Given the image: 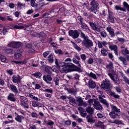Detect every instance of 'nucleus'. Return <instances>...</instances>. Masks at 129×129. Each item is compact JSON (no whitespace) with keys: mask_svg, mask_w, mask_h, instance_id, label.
<instances>
[{"mask_svg":"<svg viewBox=\"0 0 129 129\" xmlns=\"http://www.w3.org/2000/svg\"><path fill=\"white\" fill-rule=\"evenodd\" d=\"M110 85H111V83H110V81L108 80V79H105L104 80L102 81V83L101 85V86L104 90L106 91H109L110 95L111 96H113L114 98H116L117 99H119V95L116 94L115 92H112V91L109 90L110 88Z\"/></svg>","mask_w":129,"mask_h":129,"instance_id":"f257e3e1","label":"nucleus"},{"mask_svg":"<svg viewBox=\"0 0 129 129\" xmlns=\"http://www.w3.org/2000/svg\"><path fill=\"white\" fill-rule=\"evenodd\" d=\"M81 36L84 39L82 41V46L85 47L86 49H89V48L93 47V42H92V40L88 39V36H85V34L82 32H81Z\"/></svg>","mask_w":129,"mask_h":129,"instance_id":"f03ea898","label":"nucleus"},{"mask_svg":"<svg viewBox=\"0 0 129 129\" xmlns=\"http://www.w3.org/2000/svg\"><path fill=\"white\" fill-rule=\"evenodd\" d=\"M97 91L98 93V98L99 99V101L103 103V104H104L105 105L107 106V107H108V105H109V104L107 101H106V100L105 98V95H104V94H103V92L101 91L100 89H99V87H97Z\"/></svg>","mask_w":129,"mask_h":129,"instance_id":"7ed1b4c3","label":"nucleus"},{"mask_svg":"<svg viewBox=\"0 0 129 129\" xmlns=\"http://www.w3.org/2000/svg\"><path fill=\"white\" fill-rule=\"evenodd\" d=\"M90 5L91 6V8L89 9L90 12L96 14V12H98V10H99V4L95 0H92L90 1Z\"/></svg>","mask_w":129,"mask_h":129,"instance_id":"20e7f679","label":"nucleus"},{"mask_svg":"<svg viewBox=\"0 0 129 129\" xmlns=\"http://www.w3.org/2000/svg\"><path fill=\"white\" fill-rule=\"evenodd\" d=\"M112 71H113L112 73H108V75L111 78V80L114 82L115 85H119V84H120V80H119L118 77L115 74V73L113 72V70H112Z\"/></svg>","mask_w":129,"mask_h":129,"instance_id":"39448f33","label":"nucleus"},{"mask_svg":"<svg viewBox=\"0 0 129 129\" xmlns=\"http://www.w3.org/2000/svg\"><path fill=\"white\" fill-rule=\"evenodd\" d=\"M108 18H107L108 21L111 23V24H115L116 18L114 16H113V12L108 10Z\"/></svg>","mask_w":129,"mask_h":129,"instance_id":"423d86ee","label":"nucleus"},{"mask_svg":"<svg viewBox=\"0 0 129 129\" xmlns=\"http://www.w3.org/2000/svg\"><path fill=\"white\" fill-rule=\"evenodd\" d=\"M20 101V105L24 107V108L28 109L30 107V106H29V104H28V98L25 97H22Z\"/></svg>","mask_w":129,"mask_h":129,"instance_id":"0eeeda50","label":"nucleus"},{"mask_svg":"<svg viewBox=\"0 0 129 129\" xmlns=\"http://www.w3.org/2000/svg\"><path fill=\"white\" fill-rule=\"evenodd\" d=\"M8 33V28L6 27L3 26V25L0 24V39L5 38V36Z\"/></svg>","mask_w":129,"mask_h":129,"instance_id":"6e6552de","label":"nucleus"},{"mask_svg":"<svg viewBox=\"0 0 129 129\" xmlns=\"http://www.w3.org/2000/svg\"><path fill=\"white\" fill-rule=\"evenodd\" d=\"M67 66L69 72H73V71H75L76 68H77V66L71 62L67 63Z\"/></svg>","mask_w":129,"mask_h":129,"instance_id":"1a4fd4ad","label":"nucleus"},{"mask_svg":"<svg viewBox=\"0 0 129 129\" xmlns=\"http://www.w3.org/2000/svg\"><path fill=\"white\" fill-rule=\"evenodd\" d=\"M69 34L73 39H77L79 37V33L77 30H70L69 31Z\"/></svg>","mask_w":129,"mask_h":129,"instance_id":"9d476101","label":"nucleus"},{"mask_svg":"<svg viewBox=\"0 0 129 129\" xmlns=\"http://www.w3.org/2000/svg\"><path fill=\"white\" fill-rule=\"evenodd\" d=\"M22 79L23 78L19 75H14L12 77V81L13 83L19 84V83H21V80H22Z\"/></svg>","mask_w":129,"mask_h":129,"instance_id":"9b49d317","label":"nucleus"},{"mask_svg":"<svg viewBox=\"0 0 129 129\" xmlns=\"http://www.w3.org/2000/svg\"><path fill=\"white\" fill-rule=\"evenodd\" d=\"M43 80L45 82H46V83H47V84L51 85L52 83L51 81L53 80V78L51 77L50 75H47L46 76L44 75L43 76Z\"/></svg>","mask_w":129,"mask_h":129,"instance_id":"f8f14e48","label":"nucleus"},{"mask_svg":"<svg viewBox=\"0 0 129 129\" xmlns=\"http://www.w3.org/2000/svg\"><path fill=\"white\" fill-rule=\"evenodd\" d=\"M126 58L123 57L122 56H119L118 59L119 61L122 62L123 65H127V61H129V55H126Z\"/></svg>","mask_w":129,"mask_h":129,"instance_id":"ddd939ff","label":"nucleus"},{"mask_svg":"<svg viewBox=\"0 0 129 129\" xmlns=\"http://www.w3.org/2000/svg\"><path fill=\"white\" fill-rule=\"evenodd\" d=\"M88 86L89 88H91V89H94V88L97 89V87H98V86L96 85V84H95V82L93 81L92 80H90L88 81Z\"/></svg>","mask_w":129,"mask_h":129,"instance_id":"4468645a","label":"nucleus"},{"mask_svg":"<svg viewBox=\"0 0 129 129\" xmlns=\"http://www.w3.org/2000/svg\"><path fill=\"white\" fill-rule=\"evenodd\" d=\"M109 48L111 51H114L115 55L118 56V52H117V46L112 44V43H109Z\"/></svg>","mask_w":129,"mask_h":129,"instance_id":"2eb2a0df","label":"nucleus"},{"mask_svg":"<svg viewBox=\"0 0 129 129\" xmlns=\"http://www.w3.org/2000/svg\"><path fill=\"white\" fill-rule=\"evenodd\" d=\"M21 43L19 42H10L8 44L9 47H11V48H18L21 47Z\"/></svg>","mask_w":129,"mask_h":129,"instance_id":"dca6fc26","label":"nucleus"},{"mask_svg":"<svg viewBox=\"0 0 129 129\" xmlns=\"http://www.w3.org/2000/svg\"><path fill=\"white\" fill-rule=\"evenodd\" d=\"M89 23L93 31H95V32H100V29H101L100 26H96L93 22H89Z\"/></svg>","mask_w":129,"mask_h":129,"instance_id":"f3484780","label":"nucleus"},{"mask_svg":"<svg viewBox=\"0 0 129 129\" xmlns=\"http://www.w3.org/2000/svg\"><path fill=\"white\" fill-rule=\"evenodd\" d=\"M8 100H10V101H12V102H15L17 101V99H16V97H15V94L10 93L7 97Z\"/></svg>","mask_w":129,"mask_h":129,"instance_id":"a211bd4d","label":"nucleus"},{"mask_svg":"<svg viewBox=\"0 0 129 129\" xmlns=\"http://www.w3.org/2000/svg\"><path fill=\"white\" fill-rule=\"evenodd\" d=\"M106 30L107 32L109 33L111 37H114L115 36V33H114V29H113V28H112L111 27L108 26L107 27Z\"/></svg>","mask_w":129,"mask_h":129,"instance_id":"6ab92c4d","label":"nucleus"},{"mask_svg":"<svg viewBox=\"0 0 129 129\" xmlns=\"http://www.w3.org/2000/svg\"><path fill=\"white\" fill-rule=\"evenodd\" d=\"M109 115L111 118L114 119L115 118H119V115H118V113H116L115 112L111 111L109 113Z\"/></svg>","mask_w":129,"mask_h":129,"instance_id":"aec40b11","label":"nucleus"},{"mask_svg":"<svg viewBox=\"0 0 129 129\" xmlns=\"http://www.w3.org/2000/svg\"><path fill=\"white\" fill-rule=\"evenodd\" d=\"M9 88L12 92L16 93V94H17V93H19V91L18 90L17 87L14 85L10 84L9 86Z\"/></svg>","mask_w":129,"mask_h":129,"instance_id":"412c9836","label":"nucleus"},{"mask_svg":"<svg viewBox=\"0 0 129 129\" xmlns=\"http://www.w3.org/2000/svg\"><path fill=\"white\" fill-rule=\"evenodd\" d=\"M80 26L82 29H84V30H86V32H91V30L90 29V28H88V26L86 24H85L84 22H83L81 24H80Z\"/></svg>","mask_w":129,"mask_h":129,"instance_id":"4be33fe9","label":"nucleus"},{"mask_svg":"<svg viewBox=\"0 0 129 129\" xmlns=\"http://www.w3.org/2000/svg\"><path fill=\"white\" fill-rule=\"evenodd\" d=\"M77 101L78 102L79 106H86L87 105V103L83 101L81 98H78Z\"/></svg>","mask_w":129,"mask_h":129,"instance_id":"5701e85b","label":"nucleus"},{"mask_svg":"<svg viewBox=\"0 0 129 129\" xmlns=\"http://www.w3.org/2000/svg\"><path fill=\"white\" fill-rule=\"evenodd\" d=\"M23 56L21 54V49H18L17 52L15 54V58L16 60H19V59H21Z\"/></svg>","mask_w":129,"mask_h":129,"instance_id":"b1692460","label":"nucleus"},{"mask_svg":"<svg viewBox=\"0 0 129 129\" xmlns=\"http://www.w3.org/2000/svg\"><path fill=\"white\" fill-rule=\"evenodd\" d=\"M111 111H113V112H116V113H118L120 112V109H118L116 106L113 105H110Z\"/></svg>","mask_w":129,"mask_h":129,"instance_id":"393cba45","label":"nucleus"},{"mask_svg":"<svg viewBox=\"0 0 129 129\" xmlns=\"http://www.w3.org/2000/svg\"><path fill=\"white\" fill-rule=\"evenodd\" d=\"M86 119L88 122H95V120H94V118H93V116H92V115H88L86 117Z\"/></svg>","mask_w":129,"mask_h":129,"instance_id":"a878e982","label":"nucleus"},{"mask_svg":"<svg viewBox=\"0 0 129 129\" xmlns=\"http://www.w3.org/2000/svg\"><path fill=\"white\" fill-rule=\"evenodd\" d=\"M94 108H95V109H97V110H100L101 109H102V106L100 104V103L97 101L94 105Z\"/></svg>","mask_w":129,"mask_h":129,"instance_id":"bb28decb","label":"nucleus"},{"mask_svg":"<svg viewBox=\"0 0 129 129\" xmlns=\"http://www.w3.org/2000/svg\"><path fill=\"white\" fill-rule=\"evenodd\" d=\"M97 101L95 99H90L88 100V103L89 105H93V106H94Z\"/></svg>","mask_w":129,"mask_h":129,"instance_id":"cd10ccee","label":"nucleus"},{"mask_svg":"<svg viewBox=\"0 0 129 129\" xmlns=\"http://www.w3.org/2000/svg\"><path fill=\"white\" fill-rule=\"evenodd\" d=\"M59 71L61 72V73H68V69L67 68V66H64L61 67L59 68Z\"/></svg>","mask_w":129,"mask_h":129,"instance_id":"c85d7f7f","label":"nucleus"},{"mask_svg":"<svg viewBox=\"0 0 129 129\" xmlns=\"http://www.w3.org/2000/svg\"><path fill=\"white\" fill-rule=\"evenodd\" d=\"M98 118H100V119H105L106 118V116L104 114V113L99 112L97 113Z\"/></svg>","mask_w":129,"mask_h":129,"instance_id":"c756f323","label":"nucleus"},{"mask_svg":"<svg viewBox=\"0 0 129 129\" xmlns=\"http://www.w3.org/2000/svg\"><path fill=\"white\" fill-rule=\"evenodd\" d=\"M22 119H25V117L22 115H17V116L15 117V120L18 122H22Z\"/></svg>","mask_w":129,"mask_h":129,"instance_id":"7c9ffc66","label":"nucleus"},{"mask_svg":"<svg viewBox=\"0 0 129 129\" xmlns=\"http://www.w3.org/2000/svg\"><path fill=\"white\" fill-rule=\"evenodd\" d=\"M86 111L88 113H89L90 115H92L94 113V110H93V108L91 107H88L86 109Z\"/></svg>","mask_w":129,"mask_h":129,"instance_id":"2f4dec72","label":"nucleus"},{"mask_svg":"<svg viewBox=\"0 0 129 129\" xmlns=\"http://www.w3.org/2000/svg\"><path fill=\"white\" fill-rule=\"evenodd\" d=\"M101 53L103 56H106L108 54L107 50L105 48H102Z\"/></svg>","mask_w":129,"mask_h":129,"instance_id":"473e14b6","label":"nucleus"},{"mask_svg":"<svg viewBox=\"0 0 129 129\" xmlns=\"http://www.w3.org/2000/svg\"><path fill=\"white\" fill-rule=\"evenodd\" d=\"M114 9L116 11H122V12H125V9L121 8L118 5H116L114 6Z\"/></svg>","mask_w":129,"mask_h":129,"instance_id":"72a5a7b5","label":"nucleus"},{"mask_svg":"<svg viewBox=\"0 0 129 129\" xmlns=\"http://www.w3.org/2000/svg\"><path fill=\"white\" fill-rule=\"evenodd\" d=\"M12 63H15V64H17V65H24V64H26V63H27V61H26V60L23 61L14 60L12 61Z\"/></svg>","mask_w":129,"mask_h":129,"instance_id":"f704fd0d","label":"nucleus"},{"mask_svg":"<svg viewBox=\"0 0 129 129\" xmlns=\"http://www.w3.org/2000/svg\"><path fill=\"white\" fill-rule=\"evenodd\" d=\"M47 60L49 63H53L54 62V59L53 58V54H49Z\"/></svg>","mask_w":129,"mask_h":129,"instance_id":"c9c22d12","label":"nucleus"},{"mask_svg":"<svg viewBox=\"0 0 129 129\" xmlns=\"http://www.w3.org/2000/svg\"><path fill=\"white\" fill-rule=\"evenodd\" d=\"M71 43L73 44V46L76 50H77V51H81V48L80 47H79L77 44H75L74 42L71 41Z\"/></svg>","mask_w":129,"mask_h":129,"instance_id":"e433bc0d","label":"nucleus"},{"mask_svg":"<svg viewBox=\"0 0 129 129\" xmlns=\"http://www.w3.org/2000/svg\"><path fill=\"white\" fill-rule=\"evenodd\" d=\"M121 52L122 55H124V56L126 55H129V50L126 48H125L124 49H122Z\"/></svg>","mask_w":129,"mask_h":129,"instance_id":"4c0bfd02","label":"nucleus"},{"mask_svg":"<svg viewBox=\"0 0 129 129\" xmlns=\"http://www.w3.org/2000/svg\"><path fill=\"white\" fill-rule=\"evenodd\" d=\"M73 63H74V64H76L77 65H78V66L79 67H81V64H80V62H79V61L77 60V59H76V58L74 57L73 58Z\"/></svg>","mask_w":129,"mask_h":129,"instance_id":"58836bf2","label":"nucleus"},{"mask_svg":"<svg viewBox=\"0 0 129 129\" xmlns=\"http://www.w3.org/2000/svg\"><path fill=\"white\" fill-rule=\"evenodd\" d=\"M25 3H21V2H18L17 4V8L21 10L22 8H25Z\"/></svg>","mask_w":129,"mask_h":129,"instance_id":"ea45409f","label":"nucleus"},{"mask_svg":"<svg viewBox=\"0 0 129 129\" xmlns=\"http://www.w3.org/2000/svg\"><path fill=\"white\" fill-rule=\"evenodd\" d=\"M66 90H67V91L69 92V93H71L72 94H75L76 93V91H75V90L74 89H69V88H66Z\"/></svg>","mask_w":129,"mask_h":129,"instance_id":"a19ab883","label":"nucleus"},{"mask_svg":"<svg viewBox=\"0 0 129 129\" xmlns=\"http://www.w3.org/2000/svg\"><path fill=\"white\" fill-rule=\"evenodd\" d=\"M32 76H34V77H36V78H40V77L42 76V74L38 72L35 73L34 74H33Z\"/></svg>","mask_w":129,"mask_h":129,"instance_id":"79ce46f5","label":"nucleus"},{"mask_svg":"<svg viewBox=\"0 0 129 129\" xmlns=\"http://www.w3.org/2000/svg\"><path fill=\"white\" fill-rule=\"evenodd\" d=\"M88 76H89V77H91V78H93V79H97V78L96 77V75L93 74L92 72H91L90 73H88Z\"/></svg>","mask_w":129,"mask_h":129,"instance_id":"37998d69","label":"nucleus"},{"mask_svg":"<svg viewBox=\"0 0 129 129\" xmlns=\"http://www.w3.org/2000/svg\"><path fill=\"white\" fill-rule=\"evenodd\" d=\"M97 33H100L101 37H102V38H105V37H106L107 36V34L106 32H105V31H101V29H100V32H97Z\"/></svg>","mask_w":129,"mask_h":129,"instance_id":"c03bdc74","label":"nucleus"},{"mask_svg":"<svg viewBox=\"0 0 129 129\" xmlns=\"http://www.w3.org/2000/svg\"><path fill=\"white\" fill-rule=\"evenodd\" d=\"M29 97H30V98H32V99H34V100H36V101H40V100H41V99H39V98L34 96V95H33L31 94H29Z\"/></svg>","mask_w":129,"mask_h":129,"instance_id":"a18cd8bd","label":"nucleus"},{"mask_svg":"<svg viewBox=\"0 0 129 129\" xmlns=\"http://www.w3.org/2000/svg\"><path fill=\"white\" fill-rule=\"evenodd\" d=\"M51 70H52V67L50 66H47L45 68V71L47 73H51Z\"/></svg>","mask_w":129,"mask_h":129,"instance_id":"49530a36","label":"nucleus"},{"mask_svg":"<svg viewBox=\"0 0 129 129\" xmlns=\"http://www.w3.org/2000/svg\"><path fill=\"white\" fill-rule=\"evenodd\" d=\"M77 20H78V22L79 23V24L83 23V19L82 18L81 16H78L77 18Z\"/></svg>","mask_w":129,"mask_h":129,"instance_id":"de8ad7c7","label":"nucleus"},{"mask_svg":"<svg viewBox=\"0 0 129 129\" xmlns=\"http://www.w3.org/2000/svg\"><path fill=\"white\" fill-rule=\"evenodd\" d=\"M111 123H115V124H123L122 121L119 120H114L113 122H111Z\"/></svg>","mask_w":129,"mask_h":129,"instance_id":"09e8293b","label":"nucleus"},{"mask_svg":"<svg viewBox=\"0 0 129 129\" xmlns=\"http://www.w3.org/2000/svg\"><path fill=\"white\" fill-rule=\"evenodd\" d=\"M106 68L107 69H112L113 68V64L111 61L109 62V63L106 66Z\"/></svg>","mask_w":129,"mask_h":129,"instance_id":"8fccbe9b","label":"nucleus"},{"mask_svg":"<svg viewBox=\"0 0 129 129\" xmlns=\"http://www.w3.org/2000/svg\"><path fill=\"white\" fill-rule=\"evenodd\" d=\"M56 54H59V55H64V52L61 49H57L55 50Z\"/></svg>","mask_w":129,"mask_h":129,"instance_id":"3c124183","label":"nucleus"},{"mask_svg":"<svg viewBox=\"0 0 129 129\" xmlns=\"http://www.w3.org/2000/svg\"><path fill=\"white\" fill-rule=\"evenodd\" d=\"M54 83L56 86H59V82H60V80L57 77H55L54 79Z\"/></svg>","mask_w":129,"mask_h":129,"instance_id":"603ef678","label":"nucleus"},{"mask_svg":"<svg viewBox=\"0 0 129 129\" xmlns=\"http://www.w3.org/2000/svg\"><path fill=\"white\" fill-rule=\"evenodd\" d=\"M35 2H36V0H31L30 2L31 6L33 8H36L37 7V4Z\"/></svg>","mask_w":129,"mask_h":129,"instance_id":"864d4df0","label":"nucleus"},{"mask_svg":"<svg viewBox=\"0 0 129 129\" xmlns=\"http://www.w3.org/2000/svg\"><path fill=\"white\" fill-rule=\"evenodd\" d=\"M46 124H47V125L52 126V125H54V122L51 120H48L46 121Z\"/></svg>","mask_w":129,"mask_h":129,"instance_id":"5fc2aeb1","label":"nucleus"},{"mask_svg":"<svg viewBox=\"0 0 129 129\" xmlns=\"http://www.w3.org/2000/svg\"><path fill=\"white\" fill-rule=\"evenodd\" d=\"M1 59L2 62H4V63H7V60L5 56L1 55Z\"/></svg>","mask_w":129,"mask_h":129,"instance_id":"6e6d98bb","label":"nucleus"},{"mask_svg":"<svg viewBox=\"0 0 129 129\" xmlns=\"http://www.w3.org/2000/svg\"><path fill=\"white\" fill-rule=\"evenodd\" d=\"M103 124V122H101V121H98V122L95 123V126H101Z\"/></svg>","mask_w":129,"mask_h":129,"instance_id":"4d7b16f0","label":"nucleus"},{"mask_svg":"<svg viewBox=\"0 0 129 129\" xmlns=\"http://www.w3.org/2000/svg\"><path fill=\"white\" fill-rule=\"evenodd\" d=\"M44 92H47V93H51L52 94V93H53V89H45L44 90Z\"/></svg>","mask_w":129,"mask_h":129,"instance_id":"13d9d810","label":"nucleus"},{"mask_svg":"<svg viewBox=\"0 0 129 129\" xmlns=\"http://www.w3.org/2000/svg\"><path fill=\"white\" fill-rule=\"evenodd\" d=\"M74 78L75 80H79L80 75H78V74H74Z\"/></svg>","mask_w":129,"mask_h":129,"instance_id":"bf43d9fd","label":"nucleus"},{"mask_svg":"<svg viewBox=\"0 0 129 129\" xmlns=\"http://www.w3.org/2000/svg\"><path fill=\"white\" fill-rule=\"evenodd\" d=\"M65 66H67V63L66 62H60L58 64V67H59V69L61 68V67H64Z\"/></svg>","mask_w":129,"mask_h":129,"instance_id":"052dcab7","label":"nucleus"},{"mask_svg":"<svg viewBox=\"0 0 129 129\" xmlns=\"http://www.w3.org/2000/svg\"><path fill=\"white\" fill-rule=\"evenodd\" d=\"M65 12V8L64 7H61L59 9L58 13L59 14H63Z\"/></svg>","mask_w":129,"mask_h":129,"instance_id":"680f3d73","label":"nucleus"},{"mask_svg":"<svg viewBox=\"0 0 129 129\" xmlns=\"http://www.w3.org/2000/svg\"><path fill=\"white\" fill-rule=\"evenodd\" d=\"M51 70H52L53 72H55L56 73H57V72H58V68H57V67L53 66L52 68H51Z\"/></svg>","mask_w":129,"mask_h":129,"instance_id":"e2e57ef3","label":"nucleus"},{"mask_svg":"<svg viewBox=\"0 0 129 129\" xmlns=\"http://www.w3.org/2000/svg\"><path fill=\"white\" fill-rule=\"evenodd\" d=\"M14 29H17V30H19V29H24V28H25L24 26H19L18 25H16L15 26H14Z\"/></svg>","mask_w":129,"mask_h":129,"instance_id":"0e129e2a","label":"nucleus"},{"mask_svg":"<svg viewBox=\"0 0 129 129\" xmlns=\"http://www.w3.org/2000/svg\"><path fill=\"white\" fill-rule=\"evenodd\" d=\"M123 7H124L126 9H127V11H128V10H129V5L127 4V3H126L125 2H124L123 3Z\"/></svg>","mask_w":129,"mask_h":129,"instance_id":"69168bd1","label":"nucleus"},{"mask_svg":"<svg viewBox=\"0 0 129 129\" xmlns=\"http://www.w3.org/2000/svg\"><path fill=\"white\" fill-rule=\"evenodd\" d=\"M80 57L83 61H85L86 60V55L85 54H81Z\"/></svg>","mask_w":129,"mask_h":129,"instance_id":"338daca9","label":"nucleus"},{"mask_svg":"<svg viewBox=\"0 0 129 129\" xmlns=\"http://www.w3.org/2000/svg\"><path fill=\"white\" fill-rule=\"evenodd\" d=\"M88 64H92L93 63V59L92 58H89L87 61Z\"/></svg>","mask_w":129,"mask_h":129,"instance_id":"774afa93","label":"nucleus"}]
</instances>
